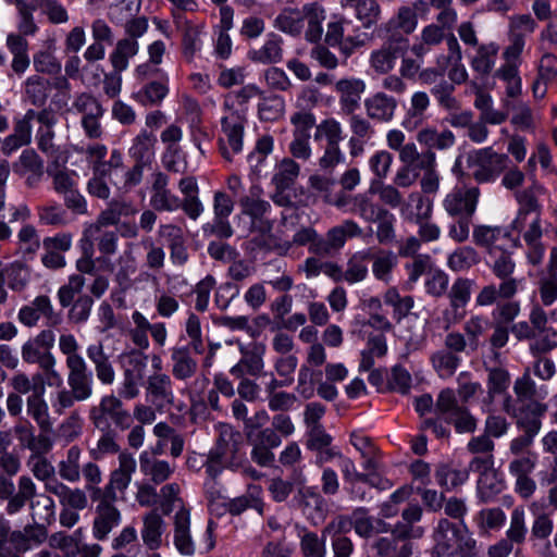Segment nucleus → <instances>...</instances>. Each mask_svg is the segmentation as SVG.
Segmentation results:
<instances>
[{
  "label": "nucleus",
  "instance_id": "obj_8",
  "mask_svg": "<svg viewBox=\"0 0 557 557\" xmlns=\"http://www.w3.org/2000/svg\"><path fill=\"white\" fill-rule=\"evenodd\" d=\"M76 151L85 154L94 175H102L123 189V181L116 182L114 180L117 173L124 171L123 154L119 149H112L108 159H106L108 148L102 144H90L86 148L76 149Z\"/></svg>",
  "mask_w": 557,
  "mask_h": 557
},
{
  "label": "nucleus",
  "instance_id": "obj_55",
  "mask_svg": "<svg viewBox=\"0 0 557 557\" xmlns=\"http://www.w3.org/2000/svg\"><path fill=\"white\" fill-rule=\"evenodd\" d=\"M398 152L399 160L404 163V166L420 170L435 165V153L431 150L419 152L413 143L406 144Z\"/></svg>",
  "mask_w": 557,
  "mask_h": 557
},
{
  "label": "nucleus",
  "instance_id": "obj_32",
  "mask_svg": "<svg viewBox=\"0 0 557 557\" xmlns=\"http://www.w3.org/2000/svg\"><path fill=\"white\" fill-rule=\"evenodd\" d=\"M261 494L262 488L260 485L249 484L245 494L227 499V502L224 503V507L232 516H239L249 508L255 509L262 516L264 513L265 504Z\"/></svg>",
  "mask_w": 557,
  "mask_h": 557
},
{
  "label": "nucleus",
  "instance_id": "obj_18",
  "mask_svg": "<svg viewBox=\"0 0 557 557\" xmlns=\"http://www.w3.org/2000/svg\"><path fill=\"white\" fill-rule=\"evenodd\" d=\"M480 197L479 187L454 188L443 199V208L450 216L471 218Z\"/></svg>",
  "mask_w": 557,
  "mask_h": 557
},
{
  "label": "nucleus",
  "instance_id": "obj_36",
  "mask_svg": "<svg viewBox=\"0 0 557 557\" xmlns=\"http://www.w3.org/2000/svg\"><path fill=\"white\" fill-rule=\"evenodd\" d=\"M165 531V522L157 509L143 516L140 535L143 543L150 550H157L162 546V535Z\"/></svg>",
  "mask_w": 557,
  "mask_h": 557
},
{
  "label": "nucleus",
  "instance_id": "obj_2",
  "mask_svg": "<svg viewBox=\"0 0 557 557\" xmlns=\"http://www.w3.org/2000/svg\"><path fill=\"white\" fill-rule=\"evenodd\" d=\"M20 467V460L15 455H0V500L5 502V512L18 510L34 494V481L30 476H20L16 487L13 481L8 478L15 475Z\"/></svg>",
  "mask_w": 557,
  "mask_h": 557
},
{
  "label": "nucleus",
  "instance_id": "obj_20",
  "mask_svg": "<svg viewBox=\"0 0 557 557\" xmlns=\"http://www.w3.org/2000/svg\"><path fill=\"white\" fill-rule=\"evenodd\" d=\"M33 338H28L21 347L22 360L27 364H37L52 380L62 382L61 374L55 370L57 360L51 351L44 350Z\"/></svg>",
  "mask_w": 557,
  "mask_h": 557
},
{
  "label": "nucleus",
  "instance_id": "obj_48",
  "mask_svg": "<svg viewBox=\"0 0 557 557\" xmlns=\"http://www.w3.org/2000/svg\"><path fill=\"white\" fill-rule=\"evenodd\" d=\"M339 469L346 483V491L352 500H367V492L361 485L362 480L358 476H364L363 472H358L355 462L351 459H342Z\"/></svg>",
  "mask_w": 557,
  "mask_h": 557
},
{
  "label": "nucleus",
  "instance_id": "obj_6",
  "mask_svg": "<svg viewBox=\"0 0 557 557\" xmlns=\"http://www.w3.org/2000/svg\"><path fill=\"white\" fill-rule=\"evenodd\" d=\"M89 419L99 431L112 430V423L124 431L129 429L133 422L132 416L124 409L122 400L114 395H106L98 405L92 406L89 410Z\"/></svg>",
  "mask_w": 557,
  "mask_h": 557
},
{
  "label": "nucleus",
  "instance_id": "obj_49",
  "mask_svg": "<svg viewBox=\"0 0 557 557\" xmlns=\"http://www.w3.org/2000/svg\"><path fill=\"white\" fill-rule=\"evenodd\" d=\"M0 276L12 292L21 293L30 281V269L27 264L14 261L0 270Z\"/></svg>",
  "mask_w": 557,
  "mask_h": 557
},
{
  "label": "nucleus",
  "instance_id": "obj_62",
  "mask_svg": "<svg viewBox=\"0 0 557 557\" xmlns=\"http://www.w3.org/2000/svg\"><path fill=\"white\" fill-rule=\"evenodd\" d=\"M139 51V44L135 39L123 38L116 42L115 49L110 55L113 70L123 72L128 66V60Z\"/></svg>",
  "mask_w": 557,
  "mask_h": 557
},
{
  "label": "nucleus",
  "instance_id": "obj_43",
  "mask_svg": "<svg viewBox=\"0 0 557 557\" xmlns=\"http://www.w3.org/2000/svg\"><path fill=\"white\" fill-rule=\"evenodd\" d=\"M431 104L430 96L425 91H414L410 98V106L403 121L406 129L412 131L422 125L426 119V111Z\"/></svg>",
  "mask_w": 557,
  "mask_h": 557
},
{
  "label": "nucleus",
  "instance_id": "obj_30",
  "mask_svg": "<svg viewBox=\"0 0 557 557\" xmlns=\"http://www.w3.org/2000/svg\"><path fill=\"white\" fill-rule=\"evenodd\" d=\"M25 406L27 417L36 423L39 431L50 432L52 430L53 421L42 385L26 397Z\"/></svg>",
  "mask_w": 557,
  "mask_h": 557
},
{
  "label": "nucleus",
  "instance_id": "obj_45",
  "mask_svg": "<svg viewBox=\"0 0 557 557\" xmlns=\"http://www.w3.org/2000/svg\"><path fill=\"white\" fill-rule=\"evenodd\" d=\"M283 40L275 34H270L264 44L249 51L248 57L251 61L261 64L278 63L283 60Z\"/></svg>",
  "mask_w": 557,
  "mask_h": 557
},
{
  "label": "nucleus",
  "instance_id": "obj_7",
  "mask_svg": "<svg viewBox=\"0 0 557 557\" xmlns=\"http://www.w3.org/2000/svg\"><path fill=\"white\" fill-rule=\"evenodd\" d=\"M435 412L445 422L453 424L458 433H473L478 428L476 418L466 406L459 405L455 392L450 388L440 392L435 403Z\"/></svg>",
  "mask_w": 557,
  "mask_h": 557
},
{
  "label": "nucleus",
  "instance_id": "obj_10",
  "mask_svg": "<svg viewBox=\"0 0 557 557\" xmlns=\"http://www.w3.org/2000/svg\"><path fill=\"white\" fill-rule=\"evenodd\" d=\"M247 441L251 446L250 457L260 467H270L275 461L273 449L282 444V438L275 430L263 428L262 430L248 431Z\"/></svg>",
  "mask_w": 557,
  "mask_h": 557
},
{
  "label": "nucleus",
  "instance_id": "obj_56",
  "mask_svg": "<svg viewBox=\"0 0 557 557\" xmlns=\"http://www.w3.org/2000/svg\"><path fill=\"white\" fill-rule=\"evenodd\" d=\"M417 140L428 147V150H445L453 147L456 143L454 133L449 129L437 132L435 128L426 127L417 134Z\"/></svg>",
  "mask_w": 557,
  "mask_h": 557
},
{
  "label": "nucleus",
  "instance_id": "obj_52",
  "mask_svg": "<svg viewBox=\"0 0 557 557\" xmlns=\"http://www.w3.org/2000/svg\"><path fill=\"white\" fill-rule=\"evenodd\" d=\"M239 351L242 354V364L246 367L248 374L251 376L260 375L264 368L265 345L253 342L247 346L240 345Z\"/></svg>",
  "mask_w": 557,
  "mask_h": 557
},
{
  "label": "nucleus",
  "instance_id": "obj_17",
  "mask_svg": "<svg viewBox=\"0 0 557 557\" xmlns=\"http://www.w3.org/2000/svg\"><path fill=\"white\" fill-rule=\"evenodd\" d=\"M404 528H393L387 535L377 537L372 548L379 557H411L413 544Z\"/></svg>",
  "mask_w": 557,
  "mask_h": 557
},
{
  "label": "nucleus",
  "instance_id": "obj_28",
  "mask_svg": "<svg viewBox=\"0 0 557 557\" xmlns=\"http://www.w3.org/2000/svg\"><path fill=\"white\" fill-rule=\"evenodd\" d=\"M86 356L94 367L98 381L103 385L113 384L115 370L111 355L106 351L103 343L89 344L86 348Z\"/></svg>",
  "mask_w": 557,
  "mask_h": 557
},
{
  "label": "nucleus",
  "instance_id": "obj_9",
  "mask_svg": "<svg viewBox=\"0 0 557 557\" xmlns=\"http://www.w3.org/2000/svg\"><path fill=\"white\" fill-rule=\"evenodd\" d=\"M226 113L221 120L222 136L219 147L222 157L232 161L233 157L243 150V139L247 119L243 112L233 110L225 103Z\"/></svg>",
  "mask_w": 557,
  "mask_h": 557
},
{
  "label": "nucleus",
  "instance_id": "obj_23",
  "mask_svg": "<svg viewBox=\"0 0 557 557\" xmlns=\"http://www.w3.org/2000/svg\"><path fill=\"white\" fill-rule=\"evenodd\" d=\"M169 177L162 172L152 175L150 206L154 211L172 212L181 207V199L169 189Z\"/></svg>",
  "mask_w": 557,
  "mask_h": 557
},
{
  "label": "nucleus",
  "instance_id": "obj_60",
  "mask_svg": "<svg viewBox=\"0 0 557 557\" xmlns=\"http://www.w3.org/2000/svg\"><path fill=\"white\" fill-rule=\"evenodd\" d=\"M481 262L479 252L471 246L458 247L447 258V267L454 272H466Z\"/></svg>",
  "mask_w": 557,
  "mask_h": 557
},
{
  "label": "nucleus",
  "instance_id": "obj_47",
  "mask_svg": "<svg viewBox=\"0 0 557 557\" xmlns=\"http://www.w3.org/2000/svg\"><path fill=\"white\" fill-rule=\"evenodd\" d=\"M304 21H307L305 38L310 42H319L322 38V23L325 20V10L318 3H309L302 7Z\"/></svg>",
  "mask_w": 557,
  "mask_h": 557
},
{
  "label": "nucleus",
  "instance_id": "obj_16",
  "mask_svg": "<svg viewBox=\"0 0 557 557\" xmlns=\"http://www.w3.org/2000/svg\"><path fill=\"white\" fill-rule=\"evenodd\" d=\"M513 231L521 233L522 238L529 247L528 259L532 264H539L544 255V246L541 243L543 235L541 227V215L527 216L518 223V218L512 221Z\"/></svg>",
  "mask_w": 557,
  "mask_h": 557
},
{
  "label": "nucleus",
  "instance_id": "obj_14",
  "mask_svg": "<svg viewBox=\"0 0 557 557\" xmlns=\"http://www.w3.org/2000/svg\"><path fill=\"white\" fill-rule=\"evenodd\" d=\"M91 502L96 503L92 535L98 541H104L111 531L120 525L122 515L115 506L116 500L100 497Z\"/></svg>",
  "mask_w": 557,
  "mask_h": 557
},
{
  "label": "nucleus",
  "instance_id": "obj_41",
  "mask_svg": "<svg viewBox=\"0 0 557 557\" xmlns=\"http://www.w3.org/2000/svg\"><path fill=\"white\" fill-rule=\"evenodd\" d=\"M494 465V456H481L475 455L469 462L468 473L475 472L480 474V479L478 481V491L480 498L482 502L487 503L493 497V491H486V481L490 479H494V473L492 471Z\"/></svg>",
  "mask_w": 557,
  "mask_h": 557
},
{
  "label": "nucleus",
  "instance_id": "obj_40",
  "mask_svg": "<svg viewBox=\"0 0 557 557\" xmlns=\"http://www.w3.org/2000/svg\"><path fill=\"white\" fill-rule=\"evenodd\" d=\"M499 46L495 42L482 44L478 46L474 54L470 58V66L479 77L488 76L495 64Z\"/></svg>",
  "mask_w": 557,
  "mask_h": 557
},
{
  "label": "nucleus",
  "instance_id": "obj_42",
  "mask_svg": "<svg viewBox=\"0 0 557 557\" xmlns=\"http://www.w3.org/2000/svg\"><path fill=\"white\" fill-rule=\"evenodd\" d=\"M341 4L344 9L354 11L356 18L366 29L376 25L380 20L381 8L375 0H351Z\"/></svg>",
  "mask_w": 557,
  "mask_h": 557
},
{
  "label": "nucleus",
  "instance_id": "obj_1",
  "mask_svg": "<svg viewBox=\"0 0 557 557\" xmlns=\"http://www.w3.org/2000/svg\"><path fill=\"white\" fill-rule=\"evenodd\" d=\"M510 332L518 341L534 339L530 345L533 355L546 354L557 348V330L548 326L547 312L540 304L532 306L529 322L513 323Z\"/></svg>",
  "mask_w": 557,
  "mask_h": 557
},
{
  "label": "nucleus",
  "instance_id": "obj_57",
  "mask_svg": "<svg viewBox=\"0 0 557 557\" xmlns=\"http://www.w3.org/2000/svg\"><path fill=\"white\" fill-rule=\"evenodd\" d=\"M137 212V209L131 201L124 199H113L109 206L98 216V226H109L119 223L122 216H131Z\"/></svg>",
  "mask_w": 557,
  "mask_h": 557
},
{
  "label": "nucleus",
  "instance_id": "obj_13",
  "mask_svg": "<svg viewBox=\"0 0 557 557\" xmlns=\"http://www.w3.org/2000/svg\"><path fill=\"white\" fill-rule=\"evenodd\" d=\"M117 461V468L111 471L109 481L103 487V497L111 500H117L119 494L125 493L136 471V460L127 450L120 453Z\"/></svg>",
  "mask_w": 557,
  "mask_h": 557
},
{
  "label": "nucleus",
  "instance_id": "obj_53",
  "mask_svg": "<svg viewBox=\"0 0 557 557\" xmlns=\"http://www.w3.org/2000/svg\"><path fill=\"white\" fill-rule=\"evenodd\" d=\"M300 174L299 164L292 158H283L276 163L271 183L274 187L290 188Z\"/></svg>",
  "mask_w": 557,
  "mask_h": 557
},
{
  "label": "nucleus",
  "instance_id": "obj_58",
  "mask_svg": "<svg viewBox=\"0 0 557 557\" xmlns=\"http://www.w3.org/2000/svg\"><path fill=\"white\" fill-rule=\"evenodd\" d=\"M484 367L487 372V397L484 401L490 405L494 401L496 395L507 391L510 384V374L503 367H490L486 363H484Z\"/></svg>",
  "mask_w": 557,
  "mask_h": 557
},
{
  "label": "nucleus",
  "instance_id": "obj_11",
  "mask_svg": "<svg viewBox=\"0 0 557 557\" xmlns=\"http://www.w3.org/2000/svg\"><path fill=\"white\" fill-rule=\"evenodd\" d=\"M474 285L475 281L469 277L460 276L454 281L450 289L447 292L449 309L443 312L445 329L460 322L465 318V308L471 299Z\"/></svg>",
  "mask_w": 557,
  "mask_h": 557
},
{
  "label": "nucleus",
  "instance_id": "obj_27",
  "mask_svg": "<svg viewBox=\"0 0 557 557\" xmlns=\"http://www.w3.org/2000/svg\"><path fill=\"white\" fill-rule=\"evenodd\" d=\"M65 367L67 369V387L75 392L78 401L89 399L94 394V377L86 360L81 359V361Z\"/></svg>",
  "mask_w": 557,
  "mask_h": 557
},
{
  "label": "nucleus",
  "instance_id": "obj_19",
  "mask_svg": "<svg viewBox=\"0 0 557 557\" xmlns=\"http://www.w3.org/2000/svg\"><path fill=\"white\" fill-rule=\"evenodd\" d=\"M34 546L25 529H12L11 522L0 513V557H9L14 552H29Z\"/></svg>",
  "mask_w": 557,
  "mask_h": 557
},
{
  "label": "nucleus",
  "instance_id": "obj_3",
  "mask_svg": "<svg viewBox=\"0 0 557 557\" xmlns=\"http://www.w3.org/2000/svg\"><path fill=\"white\" fill-rule=\"evenodd\" d=\"M29 507V516L32 523L24 527L27 535L35 547L44 544L48 539V529L55 518V504L54 500L47 494H40L37 496V487L34 483V494L26 500L23 506L14 511L7 512L8 516H15L20 513L25 507Z\"/></svg>",
  "mask_w": 557,
  "mask_h": 557
},
{
  "label": "nucleus",
  "instance_id": "obj_31",
  "mask_svg": "<svg viewBox=\"0 0 557 557\" xmlns=\"http://www.w3.org/2000/svg\"><path fill=\"white\" fill-rule=\"evenodd\" d=\"M234 202L224 191H216L213 197L214 220L211 225V232L219 237L228 238L233 235V228L228 222V216L233 212Z\"/></svg>",
  "mask_w": 557,
  "mask_h": 557
},
{
  "label": "nucleus",
  "instance_id": "obj_44",
  "mask_svg": "<svg viewBox=\"0 0 557 557\" xmlns=\"http://www.w3.org/2000/svg\"><path fill=\"white\" fill-rule=\"evenodd\" d=\"M319 240H321V236L317 233V231L311 226H307L299 228L294 234L293 240L274 242L273 244H269V249L274 250L278 255L283 256L286 255L294 245H309V252L313 253V248H315V245H318Z\"/></svg>",
  "mask_w": 557,
  "mask_h": 557
},
{
  "label": "nucleus",
  "instance_id": "obj_21",
  "mask_svg": "<svg viewBox=\"0 0 557 557\" xmlns=\"http://www.w3.org/2000/svg\"><path fill=\"white\" fill-rule=\"evenodd\" d=\"M460 527L443 518L438 520L433 533L434 546L431 557H455V546L458 540Z\"/></svg>",
  "mask_w": 557,
  "mask_h": 557
},
{
  "label": "nucleus",
  "instance_id": "obj_12",
  "mask_svg": "<svg viewBox=\"0 0 557 557\" xmlns=\"http://www.w3.org/2000/svg\"><path fill=\"white\" fill-rule=\"evenodd\" d=\"M362 228L354 220H344L341 224L331 227L325 236H321L313 255L319 257H327L339 251L346 244L348 238L360 237Z\"/></svg>",
  "mask_w": 557,
  "mask_h": 557
},
{
  "label": "nucleus",
  "instance_id": "obj_54",
  "mask_svg": "<svg viewBox=\"0 0 557 557\" xmlns=\"http://www.w3.org/2000/svg\"><path fill=\"white\" fill-rule=\"evenodd\" d=\"M472 236L475 245L485 248L487 256H493L500 249L496 243L500 237H507L508 233L499 226L478 225Z\"/></svg>",
  "mask_w": 557,
  "mask_h": 557
},
{
  "label": "nucleus",
  "instance_id": "obj_34",
  "mask_svg": "<svg viewBox=\"0 0 557 557\" xmlns=\"http://www.w3.org/2000/svg\"><path fill=\"white\" fill-rule=\"evenodd\" d=\"M445 40V32L435 24L422 28L419 38L410 47L411 53L421 61L433 53Z\"/></svg>",
  "mask_w": 557,
  "mask_h": 557
},
{
  "label": "nucleus",
  "instance_id": "obj_39",
  "mask_svg": "<svg viewBox=\"0 0 557 557\" xmlns=\"http://www.w3.org/2000/svg\"><path fill=\"white\" fill-rule=\"evenodd\" d=\"M139 468L141 473L154 484L165 482L174 472V466L153 457L148 451L139 455Z\"/></svg>",
  "mask_w": 557,
  "mask_h": 557
},
{
  "label": "nucleus",
  "instance_id": "obj_46",
  "mask_svg": "<svg viewBox=\"0 0 557 557\" xmlns=\"http://www.w3.org/2000/svg\"><path fill=\"white\" fill-rule=\"evenodd\" d=\"M82 456L83 450L77 445H73L66 450L65 456L58 462V473L61 480L70 483L81 480Z\"/></svg>",
  "mask_w": 557,
  "mask_h": 557
},
{
  "label": "nucleus",
  "instance_id": "obj_61",
  "mask_svg": "<svg viewBox=\"0 0 557 557\" xmlns=\"http://www.w3.org/2000/svg\"><path fill=\"white\" fill-rule=\"evenodd\" d=\"M306 483V478L301 470L293 472V481L283 480L282 478H273L269 482V492L272 498L282 503L285 502L294 490V485L302 487Z\"/></svg>",
  "mask_w": 557,
  "mask_h": 557
},
{
  "label": "nucleus",
  "instance_id": "obj_51",
  "mask_svg": "<svg viewBox=\"0 0 557 557\" xmlns=\"http://www.w3.org/2000/svg\"><path fill=\"white\" fill-rule=\"evenodd\" d=\"M50 81L38 74L30 75L24 83L26 100L33 106L44 107L50 96Z\"/></svg>",
  "mask_w": 557,
  "mask_h": 557
},
{
  "label": "nucleus",
  "instance_id": "obj_5",
  "mask_svg": "<svg viewBox=\"0 0 557 557\" xmlns=\"http://www.w3.org/2000/svg\"><path fill=\"white\" fill-rule=\"evenodd\" d=\"M156 143V136L147 129L140 131V133L134 137L128 152L135 163L132 168L124 171L122 183V188L124 190H129L140 184L144 175V168L150 163L154 156Z\"/></svg>",
  "mask_w": 557,
  "mask_h": 557
},
{
  "label": "nucleus",
  "instance_id": "obj_38",
  "mask_svg": "<svg viewBox=\"0 0 557 557\" xmlns=\"http://www.w3.org/2000/svg\"><path fill=\"white\" fill-rule=\"evenodd\" d=\"M519 284V280H509L500 282L498 286L485 285L476 295L475 304L479 307H487L494 305L498 298L509 300L518 293Z\"/></svg>",
  "mask_w": 557,
  "mask_h": 557
},
{
  "label": "nucleus",
  "instance_id": "obj_64",
  "mask_svg": "<svg viewBox=\"0 0 557 557\" xmlns=\"http://www.w3.org/2000/svg\"><path fill=\"white\" fill-rule=\"evenodd\" d=\"M488 257L491 259L490 268L497 278L502 282L516 280L511 276L515 272L516 263L510 251L499 249L493 256Z\"/></svg>",
  "mask_w": 557,
  "mask_h": 557
},
{
  "label": "nucleus",
  "instance_id": "obj_24",
  "mask_svg": "<svg viewBox=\"0 0 557 557\" xmlns=\"http://www.w3.org/2000/svg\"><path fill=\"white\" fill-rule=\"evenodd\" d=\"M348 124L351 133L348 140L349 153L356 158L364 152L366 145L375 136V129L370 119L361 114L350 113Z\"/></svg>",
  "mask_w": 557,
  "mask_h": 557
},
{
  "label": "nucleus",
  "instance_id": "obj_50",
  "mask_svg": "<svg viewBox=\"0 0 557 557\" xmlns=\"http://www.w3.org/2000/svg\"><path fill=\"white\" fill-rule=\"evenodd\" d=\"M398 47L393 42H385L370 54V66L377 74L389 73L396 64Z\"/></svg>",
  "mask_w": 557,
  "mask_h": 557
},
{
  "label": "nucleus",
  "instance_id": "obj_33",
  "mask_svg": "<svg viewBox=\"0 0 557 557\" xmlns=\"http://www.w3.org/2000/svg\"><path fill=\"white\" fill-rule=\"evenodd\" d=\"M366 90V83L360 78H342L335 83V91L339 96L342 110L350 114L358 107L361 95Z\"/></svg>",
  "mask_w": 557,
  "mask_h": 557
},
{
  "label": "nucleus",
  "instance_id": "obj_15",
  "mask_svg": "<svg viewBox=\"0 0 557 557\" xmlns=\"http://www.w3.org/2000/svg\"><path fill=\"white\" fill-rule=\"evenodd\" d=\"M40 318H45L49 325H57L61 321L47 295L36 296L28 305L21 307L17 313L18 322L26 327L36 326Z\"/></svg>",
  "mask_w": 557,
  "mask_h": 557
},
{
  "label": "nucleus",
  "instance_id": "obj_29",
  "mask_svg": "<svg viewBox=\"0 0 557 557\" xmlns=\"http://www.w3.org/2000/svg\"><path fill=\"white\" fill-rule=\"evenodd\" d=\"M173 544L183 556L189 557L196 552V544L190 533V513L184 507L176 511L174 516Z\"/></svg>",
  "mask_w": 557,
  "mask_h": 557
},
{
  "label": "nucleus",
  "instance_id": "obj_35",
  "mask_svg": "<svg viewBox=\"0 0 557 557\" xmlns=\"http://www.w3.org/2000/svg\"><path fill=\"white\" fill-rule=\"evenodd\" d=\"M57 39L47 38L41 48L33 55V65L37 74L58 75L62 70L61 62L55 57Z\"/></svg>",
  "mask_w": 557,
  "mask_h": 557
},
{
  "label": "nucleus",
  "instance_id": "obj_59",
  "mask_svg": "<svg viewBox=\"0 0 557 557\" xmlns=\"http://www.w3.org/2000/svg\"><path fill=\"white\" fill-rule=\"evenodd\" d=\"M418 25V16L414 9L410 7H401L397 14L386 24L385 29L392 34L409 35L414 32Z\"/></svg>",
  "mask_w": 557,
  "mask_h": 557
},
{
  "label": "nucleus",
  "instance_id": "obj_37",
  "mask_svg": "<svg viewBox=\"0 0 557 557\" xmlns=\"http://www.w3.org/2000/svg\"><path fill=\"white\" fill-rule=\"evenodd\" d=\"M191 347L188 346H174L170 349V359L172 363V375L181 381H186L193 377L198 369V362L193 358L190 352Z\"/></svg>",
  "mask_w": 557,
  "mask_h": 557
},
{
  "label": "nucleus",
  "instance_id": "obj_63",
  "mask_svg": "<svg viewBox=\"0 0 557 557\" xmlns=\"http://www.w3.org/2000/svg\"><path fill=\"white\" fill-rule=\"evenodd\" d=\"M81 476L84 478L85 488L91 500L103 497V481L101 468L94 461H88L82 467Z\"/></svg>",
  "mask_w": 557,
  "mask_h": 557
},
{
  "label": "nucleus",
  "instance_id": "obj_25",
  "mask_svg": "<svg viewBox=\"0 0 557 557\" xmlns=\"http://www.w3.org/2000/svg\"><path fill=\"white\" fill-rule=\"evenodd\" d=\"M45 491L54 495L62 507L84 510L88 506L86 488L71 487L58 479L48 481Z\"/></svg>",
  "mask_w": 557,
  "mask_h": 557
},
{
  "label": "nucleus",
  "instance_id": "obj_22",
  "mask_svg": "<svg viewBox=\"0 0 557 557\" xmlns=\"http://www.w3.org/2000/svg\"><path fill=\"white\" fill-rule=\"evenodd\" d=\"M363 106L368 119L387 124L395 119L398 101L385 91H377L368 97Z\"/></svg>",
  "mask_w": 557,
  "mask_h": 557
},
{
  "label": "nucleus",
  "instance_id": "obj_26",
  "mask_svg": "<svg viewBox=\"0 0 557 557\" xmlns=\"http://www.w3.org/2000/svg\"><path fill=\"white\" fill-rule=\"evenodd\" d=\"M146 394L157 409L172 406L174 404V391L171 376L161 372L148 376Z\"/></svg>",
  "mask_w": 557,
  "mask_h": 557
},
{
  "label": "nucleus",
  "instance_id": "obj_4",
  "mask_svg": "<svg viewBox=\"0 0 557 557\" xmlns=\"http://www.w3.org/2000/svg\"><path fill=\"white\" fill-rule=\"evenodd\" d=\"M508 162L507 154L498 153L492 147L471 150L466 157L469 176L479 184L495 182L508 168Z\"/></svg>",
  "mask_w": 557,
  "mask_h": 557
}]
</instances>
